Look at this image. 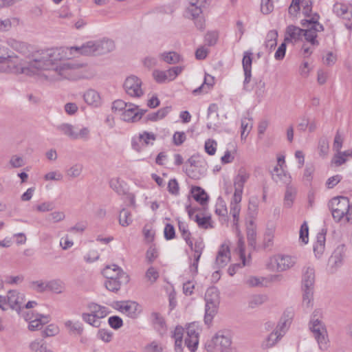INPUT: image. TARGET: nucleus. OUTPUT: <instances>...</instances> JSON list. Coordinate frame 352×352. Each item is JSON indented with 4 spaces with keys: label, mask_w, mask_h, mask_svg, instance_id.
I'll return each instance as SVG.
<instances>
[{
    "label": "nucleus",
    "mask_w": 352,
    "mask_h": 352,
    "mask_svg": "<svg viewBox=\"0 0 352 352\" xmlns=\"http://www.w3.org/2000/svg\"><path fill=\"white\" fill-rule=\"evenodd\" d=\"M69 56V50L65 47L45 48L33 52L25 62L10 50L6 55L9 60L6 64L5 74L31 76L49 72L53 73L49 76L52 80L81 78L83 64L67 60Z\"/></svg>",
    "instance_id": "obj_1"
},
{
    "label": "nucleus",
    "mask_w": 352,
    "mask_h": 352,
    "mask_svg": "<svg viewBox=\"0 0 352 352\" xmlns=\"http://www.w3.org/2000/svg\"><path fill=\"white\" fill-rule=\"evenodd\" d=\"M250 177V173L243 167L239 169L237 175L234 177L233 183L234 192L230 202V214L233 217L234 225H236L239 221V217L241 211V201L245 184Z\"/></svg>",
    "instance_id": "obj_2"
},
{
    "label": "nucleus",
    "mask_w": 352,
    "mask_h": 352,
    "mask_svg": "<svg viewBox=\"0 0 352 352\" xmlns=\"http://www.w3.org/2000/svg\"><path fill=\"white\" fill-rule=\"evenodd\" d=\"M322 318V309H316L312 313L309 325L319 349L322 351H327L330 345L329 340L326 326L321 320Z\"/></svg>",
    "instance_id": "obj_3"
},
{
    "label": "nucleus",
    "mask_w": 352,
    "mask_h": 352,
    "mask_svg": "<svg viewBox=\"0 0 352 352\" xmlns=\"http://www.w3.org/2000/svg\"><path fill=\"white\" fill-rule=\"evenodd\" d=\"M208 1L209 0H188L186 7L185 16L194 20L195 26L201 30L205 28V20L201 15L203 8Z\"/></svg>",
    "instance_id": "obj_4"
},
{
    "label": "nucleus",
    "mask_w": 352,
    "mask_h": 352,
    "mask_svg": "<svg viewBox=\"0 0 352 352\" xmlns=\"http://www.w3.org/2000/svg\"><path fill=\"white\" fill-rule=\"evenodd\" d=\"M87 308V312L82 314V319L84 322L96 328L100 326V320L105 318L110 312L107 307L94 302L88 304Z\"/></svg>",
    "instance_id": "obj_5"
},
{
    "label": "nucleus",
    "mask_w": 352,
    "mask_h": 352,
    "mask_svg": "<svg viewBox=\"0 0 352 352\" xmlns=\"http://www.w3.org/2000/svg\"><path fill=\"white\" fill-rule=\"evenodd\" d=\"M319 15L314 14L311 19L302 21V25L305 28L303 31V36L305 40L312 46H318L319 43L316 39L318 32H322L324 28L322 25L318 23Z\"/></svg>",
    "instance_id": "obj_6"
},
{
    "label": "nucleus",
    "mask_w": 352,
    "mask_h": 352,
    "mask_svg": "<svg viewBox=\"0 0 352 352\" xmlns=\"http://www.w3.org/2000/svg\"><path fill=\"white\" fill-rule=\"evenodd\" d=\"M297 263L294 256L277 254L270 257L267 262V268L272 272H284L293 267Z\"/></svg>",
    "instance_id": "obj_7"
},
{
    "label": "nucleus",
    "mask_w": 352,
    "mask_h": 352,
    "mask_svg": "<svg viewBox=\"0 0 352 352\" xmlns=\"http://www.w3.org/2000/svg\"><path fill=\"white\" fill-rule=\"evenodd\" d=\"M206 314L204 317L205 322H211L213 317L217 312L219 304V294L217 287L208 288L205 294Z\"/></svg>",
    "instance_id": "obj_8"
},
{
    "label": "nucleus",
    "mask_w": 352,
    "mask_h": 352,
    "mask_svg": "<svg viewBox=\"0 0 352 352\" xmlns=\"http://www.w3.org/2000/svg\"><path fill=\"white\" fill-rule=\"evenodd\" d=\"M329 207L334 220L344 223L349 207V199L346 197H334L330 201Z\"/></svg>",
    "instance_id": "obj_9"
},
{
    "label": "nucleus",
    "mask_w": 352,
    "mask_h": 352,
    "mask_svg": "<svg viewBox=\"0 0 352 352\" xmlns=\"http://www.w3.org/2000/svg\"><path fill=\"white\" fill-rule=\"evenodd\" d=\"M231 343L230 338L219 331L206 342L205 347L208 352L220 351L230 349Z\"/></svg>",
    "instance_id": "obj_10"
},
{
    "label": "nucleus",
    "mask_w": 352,
    "mask_h": 352,
    "mask_svg": "<svg viewBox=\"0 0 352 352\" xmlns=\"http://www.w3.org/2000/svg\"><path fill=\"white\" fill-rule=\"evenodd\" d=\"M142 81L135 76L127 77L124 82L123 87L127 95L133 98H140L144 95L142 87Z\"/></svg>",
    "instance_id": "obj_11"
},
{
    "label": "nucleus",
    "mask_w": 352,
    "mask_h": 352,
    "mask_svg": "<svg viewBox=\"0 0 352 352\" xmlns=\"http://www.w3.org/2000/svg\"><path fill=\"white\" fill-rule=\"evenodd\" d=\"M193 252L191 256L192 262L190 264V270L192 274L198 272V263L205 248L203 239H197L192 241V245H188Z\"/></svg>",
    "instance_id": "obj_12"
},
{
    "label": "nucleus",
    "mask_w": 352,
    "mask_h": 352,
    "mask_svg": "<svg viewBox=\"0 0 352 352\" xmlns=\"http://www.w3.org/2000/svg\"><path fill=\"white\" fill-rule=\"evenodd\" d=\"M199 331V324L196 322L189 324L186 328L187 337L185 339V344L191 352L197 350Z\"/></svg>",
    "instance_id": "obj_13"
},
{
    "label": "nucleus",
    "mask_w": 352,
    "mask_h": 352,
    "mask_svg": "<svg viewBox=\"0 0 352 352\" xmlns=\"http://www.w3.org/2000/svg\"><path fill=\"white\" fill-rule=\"evenodd\" d=\"M116 309L131 318H135L141 312L140 306L135 301L116 302Z\"/></svg>",
    "instance_id": "obj_14"
},
{
    "label": "nucleus",
    "mask_w": 352,
    "mask_h": 352,
    "mask_svg": "<svg viewBox=\"0 0 352 352\" xmlns=\"http://www.w3.org/2000/svg\"><path fill=\"white\" fill-rule=\"evenodd\" d=\"M146 110L139 109L138 106L129 103L127 107L121 113V119L126 122H136L146 113Z\"/></svg>",
    "instance_id": "obj_15"
},
{
    "label": "nucleus",
    "mask_w": 352,
    "mask_h": 352,
    "mask_svg": "<svg viewBox=\"0 0 352 352\" xmlns=\"http://www.w3.org/2000/svg\"><path fill=\"white\" fill-rule=\"evenodd\" d=\"M65 49L69 50V56L67 60L72 58L74 52L85 56L97 55L96 41H88L80 47H65Z\"/></svg>",
    "instance_id": "obj_16"
},
{
    "label": "nucleus",
    "mask_w": 352,
    "mask_h": 352,
    "mask_svg": "<svg viewBox=\"0 0 352 352\" xmlns=\"http://www.w3.org/2000/svg\"><path fill=\"white\" fill-rule=\"evenodd\" d=\"M8 308L19 311L25 302V296L16 290H10L7 293Z\"/></svg>",
    "instance_id": "obj_17"
},
{
    "label": "nucleus",
    "mask_w": 352,
    "mask_h": 352,
    "mask_svg": "<svg viewBox=\"0 0 352 352\" xmlns=\"http://www.w3.org/2000/svg\"><path fill=\"white\" fill-rule=\"evenodd\" d=\"M230 261V252L228 245H221L216 258V265L218 267H224Z\"/></svg>",
    "instance_id": "obj_18"
},
{
    "label": "nucleus",
    "mask_w": 352,
    "mask_h": 352,
    "mask_svg": "<svg viewBox=\"0 0 352 352\" xmlns=\"http://www.w3.org/2000/svg\"><path fill=\"white\" fill-rule=\"evenodd\" d=\"M84 101L89 106L98 107L102 104V98L100 94L95 89H88L83 95Z\"/></svg>",
    "instance_id": "obj_19"
},
{
    "label": "nucleus",
    "mask_w": 352,
    "mask_h": 352,
    "mask_svg": "<svg viewBox=\"0 0 352 352\" xmlns=\"http://www.w3.org/2000/svg\"><path fill=\"white\" fill-rule=\"evenodd\" d=\"M6 43L10 47L21 54L27 55L30 52V45L15 38H8Z\"/></svg>",
    "instance_id": "obj_20"
},
{
    "label": "nucleus",
    "mask_w": 352,
    "mask_h": 352,
    "mask_svg": "<svg viewBox=\"0 0 352 352\" xmlns=\"http://www.w3.org/2000/svg\"><path fill=\"white\" fill-rule=\"evenodd\" d=\"M107 270L109 271L108 272L112 276V278H122V280L124 281H129V276L117 265H108L103 270L102 273L105 277Z\"/></svg>",
    "instance_id": "obj_21"
},
{
    "label": "nucleus",
    "mask_w": 352,
    "mask_h": 352,
    "mask_svg": "<svg viewBox=\"0 0 352 352\" xmlns=\"http://www.w3.org/2000/svg\"><path fill=\"white\" fill-rule=\"evenodd\" d=\"M108 272V270L106 272L107 280L104 285L109 291L117 292L120 289L122 284H127L129 282L122 280V278H112V276Z\"/></svg>",
    "instance_id": "obj_22"
},
{
    "label": "nucleus",
    "mask_w": 352,
    "mask_h": 352,
    "mask_svg": "<svg viewBox=\"0 0 352 352\" xmlns=\"http://www.w3.org/2000/svg\"><path fill=\"white\" fill-rule=\"evenodd\" d=\"M97 55L104 54L112 52L115 49V44L112 40L103 38L96 41Z\"/></svg>",
    "instance_id": "obj_23"
},
{
    "label": "nucleus",
    "mask_w": 352,
    "mask_h": 352,
    "mask_svg": "<svg viewBox=\"0 0 352 352\" xmlns=\"http://www.w3.org/2000/svg\"><path fill=\"white\" fill-rule=\"evenodd\" d=\"M334 12L340 17L350 20L352 18V7L342 3H336L333 6Z\"/></svg>",
    "instance_id": "obj_24"
},
{
    "label": "nucleus",
    "mask_w": 352,
    "mask_h": 352,
    "mask_svg": "<svg viewBox=\"0 0 352 352\" xmlns=\"http://www.w3.org/2000/svg\"><path fill=\"white\" fill-rule=\"evenodd\" d=\"M345 255V246L344 245H338L331 256L329 258V263L335 267H338L342 263Z\"/></svg>",
    "instance_id": "obj_25"
},
{
    "label": "nucleus",
    "mask_w": 352,
    "mask_h": 352,
    "mask_svg": "<svg viewBox=\"0 0 352 352\" xmlns=\"http://www.w3.org/2000/svg\"><path fill=\"white\" fill-rule=\"evenodd\" d=\"M315 271L313 267H306L302 276V288L314 289Z\"/></svg>",
    "instance_id": "obj_26"
},
{
    "label": "nucleus",
    "mask_w": 352,
    "mask_h": 352,
    "mask_svg": "<svg viewBox=\"0 0 352 352\" xmlns=\"http://www.w3.org/2000/svg\"><path fill=\"white\" fill-rule=\"evenodd\" d=\"M304 29L294 25H289L286 30L285 41H297L303 34Z\"/></svg>",
    "instance_id": "obj_27"
},
{
    "label": "nucleus",
    "mask_w": 352,
    "mask_h": 352,
    "mask_svg": "<svg viewBox=\"0 0 352 352\" xmlns=\"http://www.w3.org/2000/svg\"><path fill=\"white\" fill-rule=\"evenodd\" d=\"M84 166L81 163H75L66 170L65 175L69 179L79 178L83 173Z\"/></svg>",
    "instance_id": "obj_28"
},
{
    "label": "nucleus",
    "mask_w": 352,
    "mask_h": 352,
    "mask_svg": "<svg viewBox=\"0 0 352 352\" xmlns=\"http://www.w3.org/2000/svg\"><path fill=\"white\" fill-rule=\"evenodd\" d=\"M253 126V120L250 117H244L241 121V140H245L250 133Z\"/></svg>",
    "instance_id": "obj_29"
},
{
    "label": "nucleus",
    "mask_w": 352,
    "mask_h": 352,
    "mask_svg": "<svg viewBox=\"0 0 352 352\" xmlns=\"http://www.w3.org/2000/svg\"><path fill=\"white\" fill-rule=\"evenodd\" d=\"M184 330L182 327H177L173 333V338L175 339V352H182V338Z\"/></svg>",
    "instance_id": "obj_30"
},
{
    "label": "nucleus",
    "mask_w": 352,
    "mask_h": 352,
    "mask_svg": "<svg viewBox=\"0 0 352 352\" xmlns=\"http://www.w3.org/2000/svg\"><path fill=\"white\" fill-rule=\"evenodd\" d=\"M22 316L28 323L31 321L36 320L38 318H43V322H50V317L49 315H43L38 313H34L32 310H26L22 313Z\"/></svg>",
    "instance_id": "obj_31"
},
{
    "label": "nucleus",
    "mask_w": 352,
    "mask_h": 352,
    "mask_svg": "<svg viewBox=\"0 0 352 352\" xmlns=\"http://www.w3.org/2000/svg\"><path fill=\"white\" fill-rule=\"evenodd\" d=\"M214 84V78L213 76L206 74L204 78L203 84L197 89L193 91L194 94H199L201 92L208 93Z\"/></svg>",
    "instance_id": "obj_32"
},
{
    "label": "nucleus",
    "mask_w": 352,
    "mask_h": 352,
    "mask_svg": "<svg viewBox=\"0 0 352 352\" xmlns=\"http://www.w3.org/2000/svg\"><path fill=\"white\" fill-rule=\"evenodd\" d=\"M28 348L30 352H46L49 349L45 342L42 339H35L31 341Z\"/></svg>",
    "instance_id": "obj_33"
},
{
    "label": "nucleus",
    "mask_w": 352,
    "mask_h": 352,
    "mask_svg": "<svg viewBox=\"0 0 352 352\" xmlns=\"http://www.w3.org/2000/svg\"><path fill=\"white\" fill-rule=\"evenodd\" d=\"M57 129L70 139L76 140V131L75 127L71 124L63 123L57 126Z\"/></svg>",
    "instance_id": "obj_34"
},
{
    "label": "nucleus",
    "mask_w": 352,
    "mask_h": 352,
    "mask_svg": "<svg viewBox=\"0 0 352 352\" xmlns=\"http://www.w3.org/2000/svg\"><path fill=\"white\" fill-rule=\"evenodd\" d=\"M19 21V19L16 17L0 19V32L9 31L13 26L18 25Z\"/></svg>",
    "instance_id": "obj_35"
},
{
    "label": "nucleus",
    "mask_w": 352,
    "mask_h": 352,
    "mask_svg": "<svg viewBox=\"0 0 352 352\" xmlns=\"http://www.w3.org/2000/svg\"><path fill=\"white\" fill-rule=\"evenodd\" d=\"M162 60L168 64H175L181 60V56L175 52H163L160 54Z\"/></svg>",
    "instance_id": "obj_36"
},
{
    "label": "nucleus",
    "mask_w": 352,
    "mask_h": 352,
    "mask_svg": "<svg viewBox=\"0 0 352 352\" xmlns=\"http://www.w3.org/2000/svg\"><path fill=\"white\" fill-rule=\"evenodd\" d=\"M313 289H314L302 288V306L307 309H310L314 305Z\"/></svg>",
    "instance_id": "obj_37"
},
{
    "label": "nucleus",
    "mask_w": 352,
    "mask_h": 352,
    "mask_svg": "<svg viewBox=\"0 0 352 352\" xmlns=\"http://www.w3.org/2000/svg\"><path fill=\"white\" fill-rule=\"evenodd\" d=\"M64 324L69 333L80 335L83 331V327L78 322L68 320L65 322Z\"/></svg>",
    "instance_id": "obj_38"
},
{
    "label": "nucleus",
    "mask_w": 352,
    "mask_h": 352,
    "mask_svg": "<svg viewBox=\"0 0 352 352\" xmlns=\"http://www.w3.org/2000/svg\"><path fill=\"white\" fill-rule=\"evenodd\" d=\"M325 241V234L323 233H318L317 235V240L314 245V251L316 256L321 255L324 252Z\"/></svg>",
    "instance_id": "obj_39"
},
{
    "label": "nucleus",
    "mask_w": 352,
    "mask_h": 352,
    "mask_svg": "<svg viewBox=\"0 0 352 352\" xmlns=\"http://www.w3.org/2000/svg\"><path fill=\"white\" fill-rule=\"evenodd\" d=\"M191 194L192 197L201 205H204L207 201V195L200 187H192Z\"/></svg>",
    "instance_id": "obj_40"
},
{
    "label": "nucleus",
    "mask_w": 352,
    "mask_h": 352,
    "mask_svg": "<svg viewBox=\"0 0 352 352\" xmlns=\"http://www.w3.org/2000/svg\"><path fill=\"white\" fill-rule=\"evenodd\" d=\"M119 223L122 227H127L133 222L132 215L130 211L123 208L119 214Z\"/></svg>",
    "instance_id": "obj_41"
},
{
    "label": "nucleus",
    "mask_w": 352,
    "mask_h": 352,
    "mask_svg": "<svg viewBox=\"0 0 352 352\" xmlns=\"http://www.w3.org/2000/svg\"><path fill=\"white\" fill-rule=\"evenodd\" d=\"M272 178L276 182H282L283 183H287L289 182V177L285 174L282 170L281 167H278V166H275L272 171Z\"/></svg>",
    "instance_id": "obj_42"
},
{
    "label": "nucleus",
    "mask_w": 352,
    "mask_h": 352,
    "mask_svg": "<svg viewBox=\"0 0 352 352\" xmlns=\"http://www.w3.org/2000/svg\"><path fill=\"white\" fill-rule=\"evenodd\" d=\"M64 288V284L60 280L55 279L47 281V291L60 294L63 291Z\"/></svg>",
    "instance_id": "obj_43"
},
{
    "label": "nucleus",
    "mask_w": 352,
    "mask_h": 352,
    "mask_svg": "<svg viewBox=\"0 0 352 352\" xmlns=\"http://www.w3.org/2000/svg\"><path fill=\"white\" fill-rule=\"evenodd\" d=\"M9 52L10 50L7 46L0 43V73L5 74L6 64L9 60L6 55Z\"/></svg>",
    "instance_id": "obj_44"
},
{
    "label": "nucleus",
    "mask_w": 352,
    "mask_h": 352,
    "mask_svg": "<svg viewBox=\"0 0 352 352\" xmlns=\"http://www.w3.org/2000/svg\"><path fill=\"white\" fill-rule=\"evenodd\" d=\"M278 32L276 30H270L267 36L265 42L266 48L272 50L277 44Z\"/></svg>",
    "instance_id": "obj_45"
},
{
    "label": "nucleus",
    "mask_w": 352,
    "mask_h": 352,
    "mask_svg": "<svg viewBox=\"0 0 352 352\" xmlns=\"http://www.w3.org/2000/svg\"><path fill=\"white\" fill-rule=\"evenodd\" d=\"M282 336V333L278 334L276 331H274L268 336V337L263 342V347L268 349L273 346L278 341V340L280 339Z\"/></svg>",
    "instance_id": "obj_46"
},
{
    "label": "nucleus",
    "mask_w": 352,
    "mask_h": 352,
    "mask_svg": "<svg viewBox=\"0 0 352 352\" xmlns=\"http://www.w3.org/2000/svg\"><path fill=\"white\" fill-rule=\"evenodd\" d=\"M296 191L292 187H287L285 198H284V206L287 208H291L293 205L294 200L296 196Z\"/></svg>",
    "instance_id": "obj_47"
},
{
    "label": "nucleus",
    "mask_w": 352,
    "mask_h": 352,
    "mask_svg": "<svg viewBox=\"0 0 352 352\" xmlns=\"http://www.w3.org/2000/svg\"><path fill=\"white\" fill-rule=\"evenodd\" d=\"M47 281L42 280H33L30 283L29 287L36 292H47Z\"/></svg>",
    "instance_id": "obj_48"
},
{
    "label": "nucleus",
    "mask_w": 352,
    "mask_h": 352,
    "mask_svg": "<svg viewBox=\"0 0 352 352\" xmlns=\"http://www.w3.org/2000/svg\"><path fill=\"white\" fill-rule=\"evenodd\" d=\"M266 296L263 295H254L250 297L248 306L252 309L256 308L263 305L266 301Z\"/></svg>",
    "instance_id": "obj_49"
},
{
    "label": "nucleus",
    "mask_w": 352,
    "mask_h": 352,
    "mask_svg": "<svg viewBox=\"0 0 352 352\" xmlns=\"http://www.w3.org/2000/svg\"><path fill=\"white\" fill-rule=\"evenodd\" d=\"M194 220L197 223L199 228L208 229L212 227L210 217H201L199 214H196Z\"/></svg>",
    "instance_id": "obj_50"
},
{
    "label": "nucleus",
    "mask_w": 352,
    "mask_h": 352,
    "mask_svg": "<svg viewBox=\"0 0 352 352\" xmlns=\"http://www.w3.org/2000/svg\"><path fill=\"white\" fill-rule=\"evenodd\" d=\"M318 149L320 157H324L327 155L329 150V141L327 138H322L319 140Z\"/></svg>",
    "instance_id": "obj_51"
},
{
    "label": "nucleus",
    "mask_w": 352,
    "mask_h": 352,
    "mask_svg": "<svg viewBox=\"0 0 352 352\" xmlns=\"http://www.w3.org/2000/svg\"><path fill=\"white\" fill-rule=\"evenodd\" d=\"M252 53L250 52H245L242 60L243 69L244 72H251L252 69Z\"/></svg>",
    "instance_id": "obj_52"
},
{
    "label": "nucleus",
    "mask_w": 352,
    "mask_h": 352,
    "mask_svg": "<svg viewBox=\"0 0 352 352\" xmlns=\"http://www.w3.org/2000/svg\"><path fill=\"white\" fill-rule=\"evenodd\" d=\"M59 333V328L54 324L47 325L42 331V336L44 338L54 336Z\"/></svg>",
    "instance_id": "obj_53"
},
{
    "label": "nucleus",
    "mask_w": 352,
    "mask_h": 352,
    "mask_svg": "<svg viewBox=\"0 0 352 352\" xmlns=\"http://www.w3.org/2000/svg\"><path fill=\"white\" fill-rule=\"evenodd\" d=\"M145 278L151 284H153L159 278V272L153 267H150L145 273Z\"/></svg>",
    "instance_id": "obj_54"
},
{
    "label": "nucleus",
    "mask_w": 352,
    "mask_h": 352,
    "mask_svg": "<svg viewBox=\"0 0 352 352\" xmlns=\"http://www.w3.org/2000/svg\"><path fill=\"white\" fill-rule=\"evenodd\" d=\"M183 70L182 67H173L165 71L166 81L173 80Z\"/></svg>",
    "instance_id": "obj_55"
},
{
    "label": "nucleus",
    "mask_w": 352,
    "mask_h": 352,
    "mask_svg": "<svg viewBox=\"0 0 352 352\" xmlns=\"http://www.w3.org/2000/svg\"><path fill=\"white\" fill-rule=\"evenodd\" d=\"M215 213L221 217H226L228 214L226 204L221 199H219L216 203Z\"/></svg>",
    "instance_id": "obj_56"
},
{
    "label": "nucleus",
    "mask_w": 352,
    "mask_h": 352,
    "mask_svg": "<svg viewBox=\"0 0 352 352\" xmlns=\"http://www.w3.org/2000/svg\"><path fill=\"white\" fill-rule=\"evenodd\" d=\"M219 36L217 31L208 32L205 36V41L209 46L214 45L219 39Z\"/></svg>",
    "instance_id": "obj_57"
},
{
    "label": "nucleus",
    "mask_w": 352,
    "mask_h": 352,
    "mask_svg": "<svg viewBox=\"0 0 352 352\" xmlns=\"http://www.w3.org/2000/svg\"><path fill=\"white\" fill-rule=\"evenodd\" d=\"M289 324L290 320L289 319L281 318L274 331L278 334L282 333L283 336L289 328Z\"/></svg>",
    "instance_id": "obj_58"
},
{
    "label": "nucleus",
    "mask_w": 352,
    "mask_h": 352,
    "mask_svg": "<svg viewBox=\"0 0 352 352\" xmlns=\"http://www.w3.org/2000/svg\"><path fill=\"white\" fill-rule=\"evenodd\" d=\"M263 278L256 276H249L245 280V283L250 287H258L263 285Z\"/></svg>",
    "instance_id": "obj_59"
},
{
    "label": "nucleus",
    "mask_w": 352,
    "mask_h": 352,
    "mask_svg": "<svg viewBox=\"0 0 352 352\" xmlns=\"http://www.w3.org/2000/svg\"><path fill=\"white\" fill-rule=\"evenodd\" d=\"M300 8L302 9V13L305 16L311 17V3L310 0H300Z\"/></svg>",
    "instance_id": "obj_60"
},
{
    "label": "nucleus",
    "mask_w": 352,
    "mask_h": 352,
    "mask_svg": "<svg viewBox=\"0 0 352 352\" xmlns=\"http://www.w3.org/2000/svg\"><path fill=\"white\" fill-rule=\"evenodd\" d=\"M204 148L208 154L213 155L217 150V142L213 140L208 139L205 142Z\"/></svg>",
    "instance_id": "obj_61"
},
{
    "label": "nucleus",
    "mask_w": 352,
    "mask_h": 352,
    "mask_svg": "<svg viewBox=\"0 0 352 352\" xmlns=\"http://www.w3.org/2000/svg\"><path fill=\"white\" fill-rule=\"evenodd\" d=\"M274 6L271 0H261V11L264 14H268L272 12Z\"/></svg>",
    "instance_id": "obj_62"
},
{
    "label": "nucleus",
    "mask_w": 352,
    "mask_h": 352,
    "mask_svg": "<svg viewBox=\"0 0 352 352\" xmlns=\"http://www.w3.org/2000/svg\"><path fill=\"white\" fill-rule=\"evenodd\" d=\"M65 218V214L64 212L62 211H54L52 213H50L48 216L49 221L53 222V223H58L63 220H64Z\"/></svg>",
    "instance_id": "obj_63"
},
{
    "label": "nucleus",
    "mask_w": 352,
    "mask_h": 352,
    "mask_svg": "<svg viewBox=\"0 0 352 352\" xmlns=\"http://www.w3.org/2000/svg\"><path fill=\"white\" fill-rule=\"evenodd\" d=\"M108 322L110 327L114 329H118L123 325L122 318L117 316L109 317Z\"/></svg>",
    "instance_id": "obj_64"
}]
</instances>
